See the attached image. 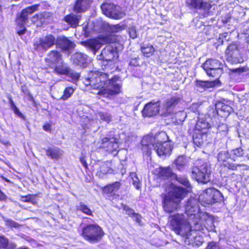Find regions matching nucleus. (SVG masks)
<instances>
[{
    "mask_svg": "<svg viewBox=\"0 0 249 249\" xmlns=\"http://www.w3.org/2000/svg\"><path fill=\"white\" fill-rule=\"evenodd\" d=\"M169 220L173 230L178 235L189 239L192 227L191 220L184 214L171 215Z\"/></svg>",
    "mask_w": 249,
    "mask_h": 249,
    "instance_id": "obj_1",
    "label": "nucleus"
},
{
    "mask_svg": "<svg viewBox=\"0 0 249 249\" xmlns=\"http://www.w3.org/2000/svg\"><path fill=\"white\" fill-rule=\"evenodd\" d=\"M210 165L203 161H197L191 168L192 178L198 183L206 184L211 180Z\"/></svg>",
    "mask_w": 249,
    "mask_h": 249,
    "instance_id": "obj_2",
    "label": "nucleus"
},
{
    "mask_svg": "<svg viewBox=\"0 0 249 249\" xmlns=\"http://www.w3.org/2000/svg\"><path fill=\"white\" fill-rule=\"evenodd\" d=\"M199 202L202 205L219 203L223 200L224 197L221 192L213 187L205 190L199 196Z\"/></svg>",
    "mask_w": 249,
    "mask_h": 249,
    "instance_id": "obj_3",
    "label": "nucleus"
},
{
    "mask_svg": "<svg viewBox=\"0 0 249 249\" xmlns=\"http://www.w3.org/2000/svg\"><path fill=\"white\" fill-rule=\"evenodd\" d=\"M104 233L102 228L97 225H87L82 231V235L91 243L99 242L103 236Z\"/></svg>",
    "mask_w": 249,
    "mask_h": 249,
    "instance_id": "obj_4",
    "label": "nucleus"
},
{
    "mask_svg": "<svg viewBox=\"0 0 249 249\" xmlns=\"http://www.w3.org/2000/svg\"><path fill=\"white\" fill-rule=\"evenodd\" d=\"M121 87L119 77L114 75L108 79L105 88L99 91L97 94L110 97L119 94L121 91Z\"/></svg>",
    "mask_w": 249,
    "mask_h": 249,
    "instance_id": "obj_5",
    "label": "nucleus"
},
{
    "mask_svg": "<svg viewBox=\"0 0 249 249\" xmlns=\"http://www.w3.org/2000/svg\"><path fill=\"white\" fill-rule=\"evenodd\" d=\"M109 78V75L107 73L95 72L86 80V85H89L94 89H98L100 91L105 88Z\"/></svg>",
    "mask_w": 249,
    "mask_h": 249,
    "instance_id": "obj_6",
    "label": "nucleus"
},
{
    "mask_svg": "<svg viewBox=\"0 0 249 249\" xmlns=\"http://www.w3.org/2000/svg\"><path fill=\"white\" fill-rule=\"evenodd\" d=\"M223 65L218 60L209 59L202 65V67L209 76L215 78L216 80L223 73Z\"/></svg>",
    "mask_w": 249,
    "mask_h": 249,
    "instance_id": "obj_7",
    "label": "nucleus"
},
{
    "mask_svg": "<svg viewBox=\"0 0 249 249\" xmlns=\"http://www.w3.org/2000/svg\"><path fill=\"white\" fill-rule=\"evenodd\" d=\"M55 44H56L57 46H59V48L61 51L62 50V45H58L56 43L55 38L53 36L49 35L39 38L36 40L34 43V48L36 51L46 52Z\"/></svg>",
    "mask_w": 249,
    "mask_h": 249,
    "instance_id": "obj_8",
    "label": "nucleus"
},
{
    "mask_svg": "<svg viewBox=\"0 0 249 249\" xmlns=\"http://www.w3.org/2000/svg\"><path fill=\"white\" fill-rule=\"evenodd\" d=\"M38 6V4H35L22 10L19 16L17 18L16 22L19 28L17 29V33L19 36L25 33L26 31L25 25L28 21V16L37 11Z\"/></svg>",
    "mask_w": 249,
    "mask_h": 249,
    "instance_id": "obj_9",
    "label": "nucleus"
},
{
    "mask_svg": "<svg viewBox=\"0 0 249 249\" xmlns=\"http://www.w3.org/2000/svg\"><path fill=\"white\" fill-rule=\"evenodd\" d=\"M101 9L104 14L113 19H120L125 15L120 6L112 3L105 2L101 5Z\"/></svg>",
    "mask_w": 249,
    "mask_h": 249,
    "instance_id": "obj_10",
    "label": "nucleus"
},
{
    "mask_svg": "<svg viewBox=\"0 0 249 249\" xmlns=\"http://www.w3.org/2000/svg\"><path fill=\"white\" fill-rule=\"evenodd\" d=\"M163 137V140L167 139ZM160 138V141L156 140L155 145H154V150L157 153L158 155L162 158H164L167 156L171 154V151L173 149V144L170 141L162 142Z\"/></svg>",
    "mask_w": 249,
    "mask_h": 249,
    "instance_id": "obj_11",
    "label": "nucleus"
},
{
    "mask_svg": "<svg viewBox=\"0 0 249 249\" xmlns=\"http://www.w3.org/2000/svg\"><path fill=\"white\" fill-rule=\"evenodd\" d=\"M199 199L193 197H190L186 202L185 205V214L191 220L196 217L197 218L200 217L198 214L199 212Z\"/></svg>",
    "mask_w": 249,
    "mask_h": 249,
    "instance_id": "obj_12",
    "label": "nucleus"
},
{
    "mask_svg": "<svg viewBox=\"0 0 249 249\" xmlns=\"http://www.w3.org/2000/svg\"><path fill=\"white\" fill-rule=\"evenodd\" d=\"M163 137H167L166 134L164 132H160L156 135L155 137L150 136H144L141 141L142 150L143 152L147 155H150L151 149H154V145H155L156 140L160 141V138Z\"/></svg>",
    "mask_w": 249,
    "mask_h": 249,
    "instance_id": "obj_13",
    "label": "nucleus"
},
{
    "mask_svg": "<svg viewBox=\"0 0 249 249\" xmlns=\"http://www.w3.org/2000/svg\"><path fill=\"white\" fill-rule=\"evenodd\" d=\"M226 59L231 63H240L243 61L238 47L235 44H230L226 51Z\"/></svg>",
    "mask_w": 249,
    "mask_h": 249,
    "instance_id": "obj_14",
    "label": "nucleus"
},
{
    "mask_svg": "<svg viewBox=\"0 0 249 249\" xmlns=\"http://www.w3.org/2000/svg\"><path fill=\"white\" fill-rule=\"evenodd\" d=\"M48 65L51 67H55L54 71L59 74H62V68L61 66H57L58 62L61 60V54L58 51L53 50L51 51L45 59Z\"/></svg>",
    "mask_w": 249,
    "mask_h": 249,
    "instance_id": "obj_15",
    "label": "nucleus"
},
{
    "mask_svg": "<svg viewBox=\"0 0 249 249\" xmlns=\"http://www.w3.org/2000/svg\"><path fill=\"white\" fill-rule=\"evenodd\" d=\"M162 198L163 208L165 212L171 213L177 210L180 200H176L167 194H163Z\"/></svg>",
    "mask_w": 249,
    "mask_h": 249,
    "instance_id": "obj_16",
    "label": "nucleus"
},
{
    "mask_svg": "<svg viewBox=\"0 0 249 249\" xmlns=\"http://www.w3.org/2000/svg\"><path fill=\"white\" fill-rule=\"evenodd\" d=\"M116 46L108 45L106 46L102 51L98 59L104 61L109 62L113 61L116 57H118V53Z\"/></svg>",
    "mask_w": 249,
    "mask_h": 249,
    "instance_id": "obj_17",
    "label": "nucleus"
},
{
    "mask_svg": "<svg viewBox=\"0 0 249 249\" xmlns=\"http://www.w3.org/2000/svg\"><path fill=\"white\" fill-rule=\"evenodd\" d=\"M171 190L167 195H169L176 200L182 199L189 192V190L180 186H177L171 183Z\"/></svg>",
    "mask_w": 249,
    "mask_h": 249,
    "instance_id": "obj_18",
    "label": "nucleus"
},
{
    "mask_svg": "<svg viewBox=\"0 0 249 249\" xmlns=\"http://www.w3.org/2000/svg\"><path fill=\"white\" fill-rule=\"evenodd\" d=\"M118 139L115 137H105L102 140L103 148H107V150L110 153L116 151L118 148Z\"/></svg>",
    "mask_w": 249,
    "mask_h": 249,
    "instance_id": "obj_19",
    "label": "nucleus"
},
{
    "mask_svg": "<svg viewBox=\"0 0 249 249\" xmlns=\"http://www.w3.org/2000/svg\"><path fill=\"white\" fill-rule=\"evenodd\" d=\"M186 4L191 8L203 10L208 12L211 8V4L204 0H186Z\"/></svg>",
    "mask_w": 249,
    "mask_h": 249,
    "instance_id": "obj_20",
    "label": "nucleus"
},
{
    "mask_svg": "<svg viewBox=\"0 0 249 249\" xmlns=\"http://www.w3.org/2000/svg\"><path fill=\"white\" fill-rule=\"evenodd\" d=\"M71 61L73 65L85 68L88 65V56L84 53L76 52L71 56Z\"/></svg>",
    "mask_w": 249,
    "mask_h": 249,
    "instance_id": "obj_21",
    "label": "nucleus"
},
{
    "mask_svg": "<svg viewBox=\"0 0 249 249\" xmlns=\"http://www.w3.org/2000/svg\"><path fill=\"white\" fill-rule=\"evenodd\" d=\"M160 104L158 102H150L144 107L142 114L144 117H150L157 114L160 110Z\"/></svg>",
    "mask_w": 249,
    "mask_h": 249,
    "instance_id": "obj_22",
    "label": "nucleus"
},
{
    "mask_svg": "<svg viewBox=\"0 0 249 249\" xmlns=\"http://www.w3.org/2000/svg\"><path fill=\"white\" fill-rule=\"evenodd\" d=\"M80 73L70 67L63 68V79L76 84L79 80Z\"/></svg>",
    "mask_w": 249,
    "mask_h": 249,
    "instance_id": "obj_23",
    "label": "nucleus"
},
{
    "mask_svg": "<svg viewBox=\"0 0 249 249\" xmlns=\"http://www.w3.org/2000/svg\"><path fill=\"white\" fill-rule=\"evenodd\" d=\"M215 107L217 115L222 117L228 116L233 111V109L231 107L221 102H217Z\"/></svg>",
    "mask_w": 249,
    "mask_h": 249,
    "instance_id": "obj_24",
    "label": "nucleus"
},
{
    "mask_svg": "<svg viewBox=\"0 0 249 249\" xmlns=\"http://www.w3.org/2000/svg\"><path fill=\"white\" fill-rule=\"evenodd\" d=\"M195 82L196 89L200 92H202L208 88L214 87L218 84L219 81L217 80L213 81L196 80Z\"/></svg>",
    "mask_w": 249,
    "mask_h": 249,
    "instance_id": "obj_25",
    "label": "nucleus"
},
{
    "mask_svg": "<svg viewBox=\"0 0 249 249\" xmlns=\"http://www.w3.org/2000/svg\"><path fill=\"white\" fill-rule=\"evenodd\" d=\"M180 101V97L178 95H175L167 99L163 106L167 113H171L174 107L178 104Z\"/></svg>",
    "mask_w": 249,
    "mask_h": 249,
    "instance_id": "obj_26",
    "label": "nucleus"
},
{
    "mask_svg": "<svg viewBox=\"0 0 249 249\" xmlns=\"http://www.w3.org/2000/svg\"><path fill=\"white\" fill-rule=\"evenodd\" d=\"M91 0H77L74 6V11L78 13L84 12L89 6Z\"/></svg>",
    "mask_w": 249,
    "mask_h": 249,
    "instance_id": "obj_27",
    "label": "nucleus"
},
{
    "mask_svg": "<svg viewBox=\"0 0 249 249\" xmlns=\"http://www.w3.org/2000/svg\"><path fill=\"white\" fill-rule=\"evenodd\" d=\"M75 46L74 42L63 36V53L69 56L73 51Z\"/></svg>",
    "mask_w": 249,
    "mask_h": 249,
    "instance_id": "obj_28",
    "label": "nucleus"
},
{
    "mask_svg": "<svg viewBox=\"0 0 249 249\" xmlns=\"http://www.w3.org/2000/svg\"><path fill=\"white\" fill-rule=\"evenodd\" d=\"M81 18V15H76L74 14H71L66 16L64 18V20L71 27L75 28L78 24L79 21Z\"/></svg>",
    "mask_w": 249,
    "mask_h": 249,
    "instance_id": "obj_29",
    "label": "nucleus"
},
{
    "mask_svg": "<svg viewBox=\"0 0 249 249\" xmlns=\"http://www.w3.org/2000/svg\"><path fill=\"white\" fill-rule=\"evenodd\" d=\"M158 175L163 179H168L170 178H174V176L175 175L169 167H160L158 172Z\"/></svg>",
    "mask_w": 249,
    "mask_h": 249,
    "instance_id": "obj_30",
    "label": "nucleus"
},
{
    "mask_svg": "<svg viewBox=\"0 0 249 249\" xmlns=\"http://www.w3.org/2000/svg\"><path fill=\"white\" fill-rule=\"evenodd\" d=\"M120 186L121 183L119 182H115L106 186L104 189V191L107 194H115L120 189Z\"/></svg>",
    "mask_w": 249,
    "mask_h": 249,
    "instance_id": "obj_31",
    "label": "nucleus"
},
{
    "mask_svg": "<svg viewBox=\"0 0 249 249\" xmlns=\"http://www.w3.org/2000/svg\"><path fill=\"white\" fill-rule=\"evenodd\" d=\"M141 49L143 55L146 57H149L151 56L155 52L154 48L150 44H142L141 45Z\"/></svg>",
    "mask_w": 249,
    "mask_h": 249,
    "instance_id": "obj_32",
    "label": "nucleus"
},
{
    "mask_svg": "<svg viewBox=\"0 0 249 249\" xmlns=\"http://www.w3.org/2000/svg\"><path fill=\"white\" fill-rule=\"evenodd\" d=\"M175 164L177 169L181 170L187 164L186 157L184 155L179 156L175 161Z\"/></svg>",
    "mask_w": 249,
    "mask_h": 249,
    "instance_id": "obj_33",
    "label": "nucleus"
},
{
    "mask_svg": "<svg viewBox=\"0 0 249 249\" xmlns=\"http://www.w3.org/2000/svg\"><path fill=\"white\" fill-rule=\"evenodd\" d=\"M82 44L88 48L90 49L95 54L96 51L100 48V44L94 40H90L88 41L83 42Z\"/></svg>",
    "mask_w": 249,
    "mask_h": 249,
    "instance_id": "obj_34",
    "label": "nucleus"
},
{
    "mask_svg": "<svg viewBox=\"0 0 249 249\" xmlns=\"http://www.w3.org/2000/svg\"><path fill=\"white\" fill-rule=\"evenodd\" d=\"M46 152V155L53 159H57L60 156V151L57 148H49Z\"/></svg>",
    "mask_w": 249,
    "mask_h": 249,
    "instance_id": "obj_35",
    "label": "nucleus"
},
{
    "mask_svg": "<svg viewBox=\"0 0 249 249\" xmlns=\"http://www.w3.org/2000/svg\"><path fill=\"white\" fill-rule=\"evenodd\" d=\"M174 176V178L176 179L179 183L185 186L187 188L186 189H188L191 188L190 183L186 177L181 176H178L176 174Z\"/></svg>",
    "mask_w": 249,
    "mask_h": 249,
    "instance_id": "obj_36",
    "label": "nucleus"
},
{
    "mask_svg": "<svg viewBox=\"0 0 249 249\" xmlns=\"http://www.w3.org/2000/svg\"><path fill=\"white\" fill-rule=\"evenodd\" d=\"M205 136L204 134L196 133L193 136V142L195 145L200 146L204 142L203 137Z\"/></svg>",
    "mask_w": 249,
    "mask_h": 249,
    "instance_id": "obj_37",
    "label": "nucleus"
},
{
    "mask_svg": "<svg viewBox=\"0 0 249 249\" xmlns=\"http://www.w3.org/2000/svg\"><path fill=\"white\" fill-rule=\"evenodd\" d=\"M119 40V37L113 34H109L103 37V41L105 43H114Z\"/></svg>",
    "mask_w": 249,
    "mask_h": 249,
    "instance_id": "obj_38",
    "label": "nucleus"
},
{
    "mask_svg": "<svg viewBox=\"0 0 249 249\" xmlns=\"http://www.w3.org/2000/svg\"><path fill=\"white\" fill-rule=\"evenodd\" d=\"M130 177L132 179L133 185L137 189H139L141 188V183L136 173L135 172L130 173Z\"/></svg>",
    "mask_w": 249,
    "mask_h": 249,
    "instance_id": "obj_39",
    "label": "nucleus"
},
{
    "mask_svg": "<svg viewBox=\"0 0 249 249\" xmlns=\"http://www.w3.org/2000/svg\"><path fill=\"white\" fill-rule=\"evenodd\" d=\"M230 157V154L228 151H221L217 155L218 161L222 162V163H224L225 162H227V160L229 159Z\"/></svg>",
    "mask_w": 249,
    "mask_h": 249,
    "instance_id": "obj_40",
    "label": "nucleus"
},
{
    "mask_svg": "<svg viewBox=\"0 0 249 249\" xmlns=\"http://www.w3.org/2000/svg\"><path fill=\"white\" fill-rule=\"evenodd\" d=\"M77 209L87 215H92V212L90 209L83 202L79 203V205L77 206Z\"/></svg>",
    "mask_w": 249,
    "mask_h": 249,
    "instance_id": "obj_41",
    "label": "nucleus"
},
{
    "mask_svg": "<svg viewBox=\"0 0 249 249\" xmlns=\"http://www.w3.org/2000/svg\"><path fill=\"white\" fill-rule=\"evenodd\" d=\"M98 114L100 119L103 121L109 123L111 121L112 116L108 112L101 111L99 112Z\"/></svg>",
    "mask_w": 249,
    "mask_h": 249,
    "instance_id": "obj_42",
    "label": "nucleus"
},
{
    "mask_svg": "<svg viewBox=\"0 0 249 249\" xmlns=\"http://www.w3.org/2000/svg\"><path fill=\"white\" fill-rule=\"evenodd\" d=\"M31 21L34 24H36V26H40V25L44 21V18H43V15L42 14L36 15L32 18Z\"/></svg>",
    "mask_w": 249,
    "mask_h": 249,
    "instance_id": "obj_43",
    "label": "nucleus"
},
{
    "mask_svg": "<svg viewBox=\"0 0 249 249\" xmlns=\"http://www.w3.org/2000/svg\"><path fill=\"white\" fill-rule=\"evenodd\" d=\"M75 88L72 87H67L63 91V100H65L69 98L73 93Z\"/></svg>",
    "mask_w": 249,
    "mask_h": 249,
    "instance_id": "obj_44",
    "label": "nucleus"
},
{
    "mask_svg": "<svg viewBox=\"0 0 249 249\" xmlns=\"http://www.w3.org/2000/svg\"><path fill=\"white\" fill-rule=\"evenodd\" d=\"M244 152L243 150L240 148H237L235 149H233L231 151V155L232 156V159L235 160V158L243 156Z\"/></svg>",
    "mask_w": 249,
    "mask_h": 249,
    "instance_id": "obj_45",
    "label": "nucleus"
},
{
    "mask_svg": "<svg viewBox=\"0 0 249 249\" xmlns=\"http://www.w3.org/2000/svg\"><path fill=\"white\" fill-rule=\"evenodd\" d=\"M241 166V164H235L233 163H230L229 161L225 162L224 163L221 164L222 168H227L229 170L234 171L236 170L237 166Z\"/></svg>",
    "mask_w": 249,
    "mask_h": 249,
    "instance_id": "obj_46",
    "label": "nucleus"
},
{
    "mask_svg": "<svg viewBox=\"0 0 249 249\" xmlns=\"http://www.w3.org/2000/svg\"><path fill=\"white\" fill-rule=\"evenodd\" d=\"M128 32L131 38L135 39L138 36V32L134 25H130L128 28Z\"/></svg>",
    "mask_w": 249,
    "mask_h": 249,
    "instance_id": "obj_47",
    "label": "nucleus"
},
{
    "mask_svg": "<svg viewBox=\"0 0 249 249\" xmlns=\"http://www.w3.org/2000/svg\"><path fill=\"white\" fill-rule=\"evenodd\" d=\"M4 222L5 223V225L10 228H14L16 229H18L20 225L18 223L15 221L9 219L7 218L4 219Z\"/></svg>",
    "mask_w": 249,
    "mask_h": 249,
    "instance_id": "obj_48",
    "label": "nucleus"
},
{
    "mask_svg": "<svg viewBox=\"0 0 249 249\" xmlns=\"http://www.w3.org/2000/svg\"><path fill=\"white\" fill-rule=\"evenodd\" d=\"M203 242V240L202 237L199 236H196L194 241H193L190 244H191L193 247H199L202 245Z\"/></svg>",
    "mask_w": 249,
    "mask_h": 249,
    "instance_id": "obj_49",
    "label": "nucleus"
},
{
    "mask_svg": "<svg viewBox=\"0 0 249 249\" xmlns=\"http://www.w3.org/2000/svg\"><path fill=\"white\" fill-rule=\"evenodd\" d=\"M218 132L223 133V135H226L228 132V127L226 124H221L218 125L217 127Z\"/></svg>",
    "mask_w": 249,
    "mask_h": 249,
    "instance_id": "obj_50",
    "label": "nucleus"
},
{
    "mask_svg": "<svg viewBox=\"0 0 249 249\" xmlns=\"http://www.w3.org/2000/svg\"><path fill=\"white\" fill-rule=\"evenodd\" d=\"M8 243V239L4 236L0 234V249L6 248Z\"/></svg>",
    "mask_w": 249,
    "mask_h": 249,
    "instance_id": "obj_51",
    "label": "nucleus"
},
{
    "mask_svg": "<svg viewBox=\"0 0 249 249\" xmlns=\"http://www.w3.org/2000/svg\"><path fill=\"white\" fill-rule=\"evenodd\" d=\"M21 200L23 202H30L33 204L35 203L34 196L33 195H28L26 196H22Z\"/></svg>",
    "mask_w": 249,
    "mask_h": 249,
    "instance_id": "obj_52",
    "label": "nucleus"
},
{
    "mask_svg": "<svg viewBox=\"0 0 249 249\" xmlns=\"http://www.w3.org/2000/svg\"><path fill=\"white\" fill-rule=\"evenodd\" d=\"M123 210L130 217L135 213L133 209L127 205H124L123 206Z\"/></svg>",
    "mask_w": 249,
    "mask_h": 249,
    "instance_id": "obj_53",
    "label": "nucleus"
},
{
    "mask_svg": "<svg viewBox=\"0 0 249 249\" xmlns=\"http://www.w3.org/2000/svg\"><path fill=\"white\" fill-rule=\"evenodd\" d=\"M110 169L106 163H103L100 167V172L104 174H107Z\"/></svg>",
    "mask_w": 249,
    "mask_h": 249,
    "instance_id": "obj_54",
    "label": "nucleus"
},
{
    "mask_svg": "<svg viewBox=\"0 0 249 249\" xmlns=\"http://www.w3.org/2000/svg\"><path fill=\"white\" fill-rule=\"evenodd\" d=\"M122 29V27L119 24L115 25L110 27V31L114 32H118L119 31H120Z\"/></svg>",
    "mask_w": 249,
    "mask_h": 249,
    "instance_id": "obj_55",
    "label": "nucleus"
},
{
    "mask_svg": "<svg viewBox=\"0 0 249 249\" xmlns=\"http://www.w3.org/2000/svg\"><path fill=\"white\" fill-rule=\"evenodd\" d=\"M232 72L237 73L240 74L242 72H245L246 71V69L244 67H239L236 69H233L231 70Z\"/></svg>",
    "mask_w": 249,
    "mask_h": 249,
    "instance_id": "obj_56",
    "label": "nucleus"
},
{
    "mask_svg": "<svg viewBox=\"0 0 249 249\" xmlns=\"http://www.w3.org/2000/svg\"><path fill=\"white\" fill-rule=\"evenodd\" d=\"M208 125V124L202 123V122H198L196 125V128L198 130L200 129H202L205 128Z\"/></svg>",
    "mask_w": 249,
    "mask_h": 249,
    "instance_id": "obj_57",
    "label": "nucleus"
},
{
    "mask_svg": "<svg viewBox=\"0 0 249 249\" xmlns=\"http://www.w3.org/2000/svg\"><path fill=\"white\" fill-rule=\"evenodd\" d=\"M217 244L215 242H211L209 243L207 246V249H217Z\"/></svg>",
    "mask_w": 249,
    "mask_h": 249,
    "instance_id": "obj_58",
    "label": "nucleus"
},
{
    "mask_svg": "<svg viewBox=\"0 0 249 249\" xmlns=\"http://www.w3.org/2000/svg\"><path fill=\"white\" fill-rule=\"evenodd\" d=\"M131 217H132L137 223H140L141 222L142 216L140 214L135 213Z\"/></svg>",
    "mask_w": 249,
    "mask_h": 249,
    "instance_id": "obj_59",
    "label": "nucleus"
},
{
    "mask_svg": "<svg viewBox=\"0 0 249 249\" xmlns=\"http://www.w3.org/2000/svg\"><path fill=\"white\" fill-rule=\"evenodd\" d=\"M83 32H84L83 34L86 37H88L90 34V31L87 25H85L83 27Z\"/></svg>",
    "mask_w": 249,
    "mask_h": 249,
    "instance_id": "obj_60",
    "label": "nucleus"
},
{
    "mask_svg": "<svg viewBox=\"0 0 249 249\" xmlns=\"http://www.w3.org/2000/svg\"><path fill=\"white\" fill-rule=\"evenodd\" d=\"M231 15L230 14L226 15L224 17L222 18V21L224 23H227L230 21L231 19Z\"/></svg>",
    "mask_w": 249,
    "mask_h": 249,
    "instance_id": "obj_61",
    "label": "nucleus"
},
{
    "mask_svg": "<svg viewBox=\"0 0 249 249\" xmlns=\"http://www.w3.org/2000/svg\"><path fill=\"white\" fill-rule=\"evenodd\" d=\"M11 104L12 107L13 108V110L15 113L18 114V113H20L18 109L17 108V107L15 105L13 101H11Z\"/></svg>",
    "mask_w": 249,
    "mask_h": 249,
    "instance_id": "obj_62",
    "label": "nucleus"
},
{
    "mask_svg": "<svg viewBox=\"0 0 249 249\" xmlns=\"http://www.w3.org/2000/svg\"><path fill=\"white\" fill-rule=\"evenodd\" d=\"M82 165L85 167L87 168L88 167V164L87 163L85 160L84 158L81 157L80 159Z\"/></svg>",
    "mask_w": 249,
    "mask_h": 249,
    "instance_id": "obj_63",
    "label": "nucleus"
},
{
    "mask_svg": "<svg viewBox=\"0 0 249 249\" xmlns=\"http://www.w3.org/2000/svg\"><path fill=\"white\" fill-rule=\"evenodd\" d=\"M43 129L46 131H49L51 129V125L49 124H46L43 126Z\"/></svg>",
    "mask_w": 249,
    "mask_h": 249,
    "instance_id": "obj_64",
    "label": "nucleus"
}]
</instances>
